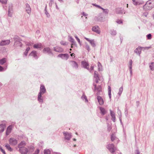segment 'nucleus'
I'll return each mask as SVG.
<instances>
[{
	"label": "nucleus",
	"mask_w": 154,
	"mask_h": 154,
	"mask_svg": "<svg viewBox=\"0 0 154 154\" xmlns=\"http://www.w3.org/2000/svg\"><path fill=\"white\" fill-rule=\"evenodd\" d=\"M40 92L38 94V99L40 102H43V99L41 98L42 95L46 92V89L44 86L41 85L40 88Z\"/></svg>",
	"instance_id": "obj_1"
},
{
	"label": "nucleus",
	"mask_w": 154,
	"mask_h": 154,
	"mask_svg": "<svg viewBox=\"0 0 154 154\" xmlns=\"http://www.w3.org/2000/svg\"><path fill=\"white\" fill-rule=\"evenodd\" d=\"M154 7V2L150 1H147L143 6V8L146 10L151 9Z\"/></svg>",
	"instance_id": "obj_2"
},
{
	"label": "nucleus",
	"mask_w": 154,
	"mask_h": 154,
	"mask_svg": "<svg viewBox=\"0 0 154 154\" xmlns=\"http://www.w3.org/2000/svg\"><path fill=\"white\" fill-rule=\"evenodd\" d=\"M106 148L112 153H114L116 149V147L114 146L113 144H109L107 145L106 146Z\"/></svg>",
	"instance_id": "obj_3"
},
{
	"label": "nucleus",
	"mask_w": 154,
	"mask_h": 154,
	"mask_svg": "<svg viewBox=\"0 0 154 154\" xmlns=\"http://www.w3.org/2000/svg\"><path fill=\"white\" fill-rule=\"evenodd\" d=\"M93 85L94 87V91L95 92L96 91H97V95H99L100 93L102 91V88L100 85H99L97 86L96 84H93Z\"/></svg>",
	"instance_id": "obj_4"
},
{
	"label": "nucleus",
	"mask_w": 154,
	"mask_h": 154,
	"mask_svg": "<svg viewBox=\"0 0 154 154\" xmlns=\"http://www.w3.org/2000/svg\"><path fill=\"white\" fill-rule=\"evenodd\" d=\"M9 143L11 145L15 146L17 143V141L14 138H11L9 140Z\"/></svg>",
	"instance_id": "obj_5"
},
{
	"label": "nucleus",
	"mask_w": 154,
	"mask_h": 154,
	"mask_svg": "<svg viewBox=\"0 0 154 154\" xmlns=\"http://www.w3.org/2000/svg\"><path fill=\"white\" fill-rule=\"evenodd\" d=\"M58 57H60L62 59L65 60H67L69 57V55L67 54H61L57 56Z\"/></svg>",
	"instance_id": "obj_6"
},
{
	"label": "nucleus",
	"mask_w": 154,
	"mask_h": 154,
	"mask_svg": "<svg viewBox=\"0 0 154 154\" xmlns=\"http://www.w3.org/2000/svg\"><path fill=\"white\" fill-rule=\"evenodd\" d=\"M92 31L96 32L98 34H100V28L99 26L97 25H96L93 27L92 29Z\"/></svg>",
	"instance_id": "obj_7"
},
{
	"label": "nucleus",
	"mask_w": 154,
	"mask_h": 154,
	"mask_svg": "<svg viewBox=\"0 0 154 154\" xmlns=\"http://www.w3.org/2000/svg\"><path fill=\"white\" fill-rule=\"evenodd\" d=\"M43 52L44 53H48V54H51L53 55V54L50 48L48 47L45 48L43 50Z\"/></svg>",
	"instance_id": "obj_8"
},
{
	"label": "nucleus",
	"mask_w": 154,
	"mask_h": 154,
	"mask_svg": "<svg viewBox=\"0 0 154 154\" xmlns=\"http://www.w3.org/2000/svg\"><path fill=\"white\" fill-rule=\"evenodd\" d=\"M95 19L96 20L98 21H103L104 20V18L102 17L101 13L99 14L98 16L96 17Z\"/></svg>",
	"instance_id": "obj_9"
},
{
	"label": "nucleus",
	"mask_w": 154,
	"mask_h": 154,
	"mask_svg": "<svg viewBox=\"0 0 154 154\" xmlns=\"http://www.w3.org/2000/svg\"><path fill=\"white\" fill-rule=\"evenodd\" d=\"M19 151L21 154H27L28 150L27 148L24 147L19 149Z\"/></svg>",
	"instance_id": "obj_10"
},
{
	"label": "nucleus",
	"mask_w": 154,
	"mask_h": 154,
	"mask_svg": "<svg viewBox=\"0 0 154 154\" xmlns=\"http://www.w3.org/2000/svg\"><path fill=\"white\" fill-rule=\"evenodd\" d=\"M143 48V47L139 46L134 50V52L140 56L142 48Z\"/></svg>",
	"instance_id": "obj_11"
},
{
	"label": "nucleus",
	"mask_w": 154,
	"mask_h": 154,
	"mask_svg": "<svg viewBox=\"0 0 154 154\" xmlns=\"http://www.w3.org/2000/svg\"><path fill=\"white\" fill-rule=\"evenodd\" d=\"M63 135L66 140H69L71 137V135L70 133H69L67 132H63Z\"/></svg>",
	"instance_id": "obj_12"
},
{
	"label": "nucleus",
	"mask_w": 154,
	"mask_h": 154,
	"mask_svg": "<svg viewBox=\"0 0 154 154\" xmlns=\"http://www.w3.org/2000/svg\"><path fill=\"white\" fill-rule=\"evenodd\" d=\"M54 50L56 52L60 53L62 52L63 51V48L58 46L54 47Z\"/></svg>",
	"instance_id": "obj_13"
},
{
	"label": "nucleus",
	"mask_w": 154,
	"mask_h": 154,
	"mask_svg": "<svg viewBox=\"0 0 154 154\" xmlns=\"http://www.w3.org/2000/svg\"><path fill=\"white\" fill-rule=\"evenodd\" d=\"M10 43V41L9 40L2 41L0 43V45L1 46H4L8 45Z\"/></svg>",
	"instance_id": "obj_14"
},
{
	"label": "nucleus",
	"mask_w": 154,
	"mask_h": 154,
	"mask_svg": "<svg viewBox=\"0 0 154 154\" xmlns=\"http://www.w3.org/2000/svg\"><path fill=\"white\" fill-rule=\"evenodd\" d=\"M26 11L28 14L30 15L31 12V8L28 4L26 3Z\"/></svg>",
	"instance_id": "obj_15"
},
{
	"label": "nucleus",
	"mask_w": 154,
	"mask_h": 154,
	"mask_svg": "<svg viewBox=\"0 0 154 154\" xmlns=\"http://www.w3.org/2000/svg\"><path fill=\"white\" fill-rule=\"evenodd\" d=\"M82 65L83 67L85 68L86 69H89L88 63L86 62L85 61H82Z\"/></svg>",
	"instance_id": "obj_16"
},
{
	"label": "nucleus",
	"mask_w": 154,
	"mask_h": 154,
	"mask_svg": "<svg viewBox=\"0 0 154 154\" xmlns=\"http://www.w3.org/2000/svg\"><path fill=\"white\" fill-rule=\"evenodd\" d=\"M98 101L100 105H102L104 103L102 97L99 95H97Z\"/></svg>",
	"instance_id": "obj_17"
},
{
	"label": "nucleus",
	"mask_w": 154,
	"mask_h": 154,
	"mask_svg": "<svg viewBox=\"0 0 154 154\" xmlns=\"http://www.w3.org/2000/svg\"><path fill=\"white\" fill-rule=\"evenodd\" d=\"M94 78L95 79V81L96 83L98 82L99 78L98 76V74L96 71H95L94 75Z\"/></svg>",
	"instance_id": "obj_18"
},
{
	"label": "nucleus",
	"mask_w": 154,
	"mask_h": 154,
	"mask_svg": "<svg viewBox=\"0 0 154 154\" xmlns=\"http://www.w3.org/2000/svg\"><path fill=\"white\" fill-rule=\"evenodd\" d=\"M29 55L33 56L35 59H37L38 57L37 54V52L35 51H33Z\"/></svg>",
	"instance_id": "obj_19"
},
{
	"label": "nucleus",
	"mask_w": 154,
	"mask_h": 154,
	"mask_svg": "<svg viewBox=\"0 0 154 154\" xmlns=\"http://www.w3.org/2000/svg\"><path fill=\"white\" fill-rule=\"evenodd\" d=\"M132 2L133 4L135 5L141 4L143 3V2L140 0H132Z\"/></svg>",
	"instance_id": "obj_20"
},
{
	"label": "nucleus",
	"mask_w": 154,
	"mask_h": 154,
	"mask_svg": "<svg viewBox=\"0 0 154 154\" xmlns=\"http://www.w3.org/2000/svg\"><path fill=\"white\" fill-rule=\"evenodd\" d=\"M124 12V9L122 8H118L116 9V12L117 14H122Z\"/></svg>",
	"instance_id": "obj_21"
},
{
	"label": "nucleus",
	"mask_w": 154,
	"mask_h": 154,
	"mask_svg": "<svg viewBox=\"0 0 154 154\" xmlns=\"http://www.w3.org/2000/svg\"><path fill=\"white\" fill-rule=\"evenodd\" d=\"M71 64L72 67L75 69H77L78 68V65L77 63L74 61H71L70 62Z\"/></svg>",
	"instance_id": "obj_22"
},
{
	"label": "nucleus",
	"mask_w": 154,
	"mask_h": 154,
	"mask_svg": "<svg viewBox=\"0 0 154 154\" xmlns=\"http://www.w3.org/2000/svg\"><path fill=\"white\" fill-rule=\"evenodd\" d=\"M26 145V143L25 141H23L21 142L20 143L18 146V147L20 149H21L22 148H23L24 146H25Z\"/></svg>",
	"instance_id": "obj_23"
},
{
	"label": "nucleus",
	"mask_w": 154,
	"mask_h": 154,
	"mask_svg": "<svg viewBox=\"0 0 154 154\" xmlns=\"http://www.w3.org/2000/svg\"><path fill=\"white\" fill-rule=\"evenodd\" d=\"M110 114L112 117V119L114 122H115L116 118L114 113L111 110H110Z\"/></svg>",
	"instance_id": "obj_24"
},
{
	"label": "nucleus",
	"mask_w": 154,
	"mask_h": 154,
	"mask_svg": "<svg viewBox=\"0 0 154 154\" xmlns=\"http://www.w3.org/2000/svg\"><path fill=\"white\" fill-rule=\"evenodd\" d=\"M12 126L11 125L9 126L7 128L6 132V134L7 135H8L11 132L12 130Z\"/></svg>",
	"instance_id": "obj_25"
},
{
	"label": "nucleus",
	"mask_w": 154,
	"mask_h": 154,
	"mask_svg": "<svg viewBox=\"0 0 154 154\" xmlns=\"http://www.w3.org/2000/svg\"><path fill=\"white\" fill-rule=\"evenodd\" d=\"M33 47L35 48L40 49L42 47V45L41 43H39L35 44L33 45Z\"/></svg>",
	"instance_id": "obj_26"
},
{
	"label": "nucleus",
	"mask_w": 154,
	"mask_h": 154,
	"mask_svg": "<svg viewBox=\"0 0 154 154\" xmlns=\"http://www.w3.org/2000/svg\"><path fill=\"white\" fill-rule=\"evenodd\" d=\"M100 112L102 115H103L106 113V111L103 108L100 107Z\"/></svg>",
	"instance_id": "obj_27"
},
{
	"label": "nucleus",
	"mask_w": 154,
	"mask_h": 154,
	"mask_svg": "<svg viewBox=\"0 0 154 154\" xmlns=\"http://www.w3.org/2000/svg\"><path fill=\"white\" fill-rule=\"evenodd\" d=\"M5 128V124H0V133L4 131V129Z\"/></svg>",
	"instance_id": "obj_28"
},
{
	"label": "nucleus",
	"mask_w": 154,
	"mask_h": 154,
	"mask_svg": "<svg viewBox=\"0 0 154 154\" xmlns=\"http://www.w3.org/2000/svg\"><path fill=\"white\" fill-rule=\"evenodd\" d=\"M22 41H19L18 42H17L16 43L15 42H14V46L15 47H18L19 46L20 47H21L22 45V44L21 42Z\"/></svg>",
	"instance_id": "obj_29"
},
{
	"label": "nucleus",
	"mask_w": 154,
	"mask_h": 154,
	"mask_svg": "<svg viewBox=\"0 0 154 154\" xmlns=\"http://www.w3.org/2000/svg\"><path fill=\"white\" fill-rule=\"evenodd\" d=\"M14 39L16 43L17 42H19L18 41H22V40L18 36H15L14 38Z\"/></svg>",
	"instance_id": "obj_30"
},
{
	"label": "nucleus",
	"mask_w": 154,
	"mask_h": 154,
	"mask_svg": "<svg viewBox=\"0 0 154 154\" xmlns=\"http://www.w3.org/2000/svg\"><path fill=\"white\" fill-rule=\"evenodd\" d=\"M5 147L6 149L9 151L11 152L13 151V149L10 146V145L8 144H7L5 146Z\"/></svg>",
	"instance_id": "obj_31"
},
{
	"label": "nucleus",
	"mask_w": 154,
	"mask_h": 154,
	"mask_svg": "<svg viewBox=\"0 0 154 154\" xmlns=\"http://www.w3.org/2000/svg\"><path fill=\"white\" fill-rule=\"evenodd\" d=\"M89 42L93 47H95V43L94 39L91 40Z\"/></svg>",
	"instance_id": "obj_32"
},
{
	"label": "nucleus",
	"mask_w": 154,
	"mask_h": 154,
	"mask_svg": "<svg viewBox=\"0 0 154 154\" xmlns=\"http://www.w3.org/2000/svg\"><path fill=\"white\" fill-rule=\"evenodd\" d=\"M111 87L109 86H108V95L109 97V98L110 99L111 98Z\"/></svg>",
	"instance_id": "obj_33"
},
{
	"label": "nucleus",
	"mask_w": 154,
	"mask_h": 154,
	"mask_svg": "<svg viewBox=\"0 0 154 154\" xmlns=\"http://www.w3.org/2000/svg\"><path fill=\"white\" fill-rule=\"evenodd\" d=\"M149 68L150 69L153 71L154 69V63L152 62L150 63L149 66Z\"/></svg>",
	"instance_id": "obj_34"
},
{
	"label": "nucleus",
	"mask_w": 154,
	"mask_h": 154,
	"mask_svg": "<svg viewBox=\"0 0 154 154\" xmlns=\"http://www.w3.org/2000/svg\"><path fill=\"white\" fill-rule=\"evenodd\" d=\"M111 140L112 141H113L115 140H116L117 138L114 134H112L111 137Z\"/></svg>",
	"instance_id": "obj_35"
},
{
	"label": "nucleus",
	"mask_w": 154,
	"mask_h": 154,
	"mask_svg": "<svg viewBox=\"0 0 154 154\" xmlns=\"http://www.w3.org/2000/svg\"><path fill=\"white\" fill-rule=\"evenodd\" d=\"M123 91V88L122 86L120 88H119V92L118 93V94L119 95V96H120Z\"/></svg>",
	"instance_id": "obj_36"
},
{
	"label": "nucleus",
	"mask_w": 154,
	"mask_h": 154,
	"mask_svg": "<svg viewBox=\"0 0 154 154\" xmlns=\"http://www.w3.org/2000/svg\"><path fill=\"white\" fill-rule=\"evenodd\" d=\"M110 33L111 35H115L116 34V31L114 30H110Z\"/></svg>",
	"instance_id": "obj_37"
},
{
	"label": "nucleus",
	"mask_w": 154,
	"mask_h": 154,
	"mask_svg": "<svg viewBox=\"0 0 154 154\" xmlns=\"http://www.w3.org/2000/svg\"><path fill=\"white\" fill-rule=\"evenodd\" d=\"M6 61V58H3L0 60V64L2 65Z\"/></svg>",
	"instance_id": "obj_38"
},
{
	"label": "nucleus",
	"mask_w": 154,
	"mask_h": 154,
	"mask_svg": "<svg viewBox=\"0 0 154 154\" xmlns=\"http://www.w3.org/2000/svg\"><path fill=\"white\" fill-rule=\"evenodd\" d=\"M85 48L88 50V52H89L90 50V48L89 45L86 42L85 43Z\"/></svg>",
	"instance_id": "obj_39"
},
{
	"label": "nucleus",
	"mask_w": 154,
	"mask_h": 154,
	"mask_svg": "<svg viewBox=\"0 0 154 154\" xmlns=\"http://www.w3.org/2000/svg\"><path fill=\"white\" fill-rule=\"evenodd\" d=\"M46 9H47V5H46V6L45 7V14H46L47 17H50V15L49 14V13H48V12L46 10Z\"/></svg>",
	"instance_id": "obj_40"
},
{
	"label": "nucleus",
	"mask_w": 154,
	"mask_h": 154,
	"mask_svg": "<svg viewBox=\"0 0 154 154\" xmlns=\"http://www.w3.org/2000/svg\"><path fill=\"white\" fill-rule=\"evenodd\" d=\"M51 152L49 149H45L44 151V154H50Z\"/></svg>",
	"instance_id": "obj_41"
},
{
	"label": "nucleus",
	"mask_w": 154,
	"mask_h": 154,
	"mask_svg": "<svg viewBox=\"0 0 154 154\" xmlns=\"http://www.w3.org/2000/svg\"><path fill=\"white\" fill-rule=\"evenodd\" d=\"M13 6L12 5H11L9 6L8 8V11H13Z\"/></svg>",
	"instance_id": "obj_42"
},
{
	"label": "nucleus",
	"mask_w": 154,
	"mask_h": 154,
	"mask_svg": "<svg viewBox=\"0 0 154 154\" xmlns=\"http://www.w3.org/2000/svg\"><path fill=\"white\" fill-rule=\"evenodd\" d=\"M7 0H0V2L2 4H6L7 3Z\"/></svg>",
	"instance_id": "obj_43"
},
{
	"label": "nucleus",
	"mask_w": 154,
	"mask_h": 154,
	"mask_svg": "<svg viewBox=\"0 0 154 154\" xmlns=\"http://www.w3.org/2000/svg\"><path fill=\"white\" fill-rule=\"evenodd\" d=\"M132 61L131 60H130L129 62V69H132Z\"/></svg>",
	"instance_id": "obj_44"
},
{
	"label": "nucleus",
	"mask_w": 154,
	"mask_h": 154,
	"mask_svg": "<svg viewBox=\"0 0 154 154\" xmlns=\"http://www.w3.org/2000/svg\"><path fill=\"white\" fill-rule=\"evenodd\" d=\"M82 99H85L86 102H87L88 101V100H87V97L84 94H83L82 96Z\"/></svg>",
	"instance_id": "obj_45"
},
{
	"label": "nucleus",
	"mask_w": 154,
	"mask_h": 154,
	"mask_svg": "<svg viewBox=\"0 0 154 154\" xmlns=\"http://www.w3.org/2000/svg\"><path fill=\"white\" fill-rule=\"evenodd\" d=\"M69 41L70 42H73L74 41V39L72 37L69 36Z\"/></svg>",
	"instance_id": "obj_46"
},
{
	"label": "nucleus",
	"mask_w": 154,
	"mask_h": 154,
	"mask_svg": "<svg viewBox=\"0 0 154 154\" xmlns=\"http://www.w3.org/2000/svg\"><path fill=\"white\" fill-rule=\"evenodd\" d=\"M146 37L148 39H151L152 38V35L151 34H149L146 35Z\"/></svg>",
	"instance_id": "obj_47"
},
{
	"label": "nucleus",
	"mask_w": 154,
	"mask_h": 154,
	"mask_svg": "<svg viewBox=\"0 0 154 154\" xmlns=\"http://www.w3.org/2000/svg\"><path fill=\"white\" fill-rule=\"evenodd\" d=\"M109 11V10L107 9H106L105 10H104L103 13H105L106 14H108Z\"/></svg>",
	"instance_id": "obj_48"
},
{
	"label": "nucleus",
	"mask_w": 154,
	"mask_h": 154,
	"mask_svg": "<svg viewBox=\"0 0 154 154\" xmlns=\"http://www.w3.org/2000/svg\"><path fill=\"white\" fill-rule=\"evenodd\" d=\"M71 43H72L71 44V48H73L72 45H75V46H76L77 45L76 44V42H75V40L74 41H73V42H72Z\"/></svg>",
	"instance_id": "obj_49"
},
{
	"label": "nucleus",
	"mask_w": 154,
	"mask_h": 154,
	"mask_svg": "<svg viewBox=\"0 0 154 154\" xmlns=\"http://www.w3.org/2000/svg\"><path fill=\"white\" fill-rule=\"evenodd\" d=\"M13 11H8V16L9 17H11L12 16Z\"/></svg>",
	"instance_id": "obj_50"
},
{
	"label": "nucleus",
	"mask_w": 154,
	"mask_h": 154,
	"mask_svg": "<svg viewBox=\"0 0 154 154\" xmlns=\"http://www.w3.org/2000/svg\"><path fill=\"white\" fill-rule=\"evenodd\" d=\"M0 149L4 154H6L5 150H4L2 147H0Z\"/></svg>",
	"instance_id": "obj_51"
},
{
	"label": "nucleus",
	"mask_w": 154,
	"mask_h": 154,
	"mask_svg": "<svg viewBox=\"0 0 154 154\" xmlns=\"http://www.w3.org/2000/svg\"><path fill=\"white\" fill-rule=\"evenodd\" d=\"M118 113L119 116L121 117V111L118 108Z\"/></svg>",
	"instance_id": "obj_52"
},
{
	"label": "nucleus",
	"mask_w": 154,
	"mask_h": 154,
	"mask_svg": "<svg viewBox=\"0 0 154 154\" xmlns=\"http://www.w3.org/2000/svg\"><path fill=\"white\" fill-rule=\"evenodd\" d=\"M98 70L100 71V67H101L102 66L101 63L99 62H98Z\"/></svg>",
	"instance_id": "obj_53"
},
{
	"label": "nucleus",
	"mask_w": 154,
	"mask_h": 154,
	"mask_svg": "<svg viewBox=\"0 0 154 154\" xmlns=\"http://www.w3.org/2000/svg\"><path fill=\"white\" fill-rule=\"evenodd\" d=\"M60 43L61 45H66V42H65L63 41H61L60 42Z\"/></svg>",
	"instance_id": "obj_54"
},
{
	"label": "nucleus",
	"mask_w": 154,
	"mask_h": 154,
	"mask_svg": "<svg viewBox=\"0 0 154 154\" xmlns=\"http://www.w3.org/2000/svg\"><path fill=\"white\" fill-rule=\"evenodd\" d=\"M39 150L38 149H37L35 151L34 153L33 154H38L39 153Z\"/></svg>",
	"instance_id": "obj_55"
},
{
	"label": "nucleus",
	"mask_w": 154,
	"mask_h": 154,
	"mask_svg": "<svg viewBox=\"0 0 154 154\" xmlns=\"http://www.w3.org/2000/svg\"><path fill=\"white\" fill-rule=\"evenodd\" d=\"M112 128L109 125H108V130L109 131H110V130Z\"/></svg>",
	"instance_id": "obj_56"
},
{
	"label": "nucleus",
	"mask_w": 154,
	"mask_h": 154,
	"mask_svg": "<svg viewBox=\"0 0 154 154\" xmlns=\"http://www.w3.org/2000/svg\"><path fill=\"white\" fill-rule=\"evenodd\" d=\"M54 2V0H51L49 4V6H51L52 3Z\"/></svg>",
	"instance_id": "obj_57"
},
{
	"label": "nucleus",
	"mask_w": 154,
	"mask_h": 154,
	"mask_svg": "<svg viewBox=\"0 0 154 154\" xmlns=\"http://www.w3.org/2000/svg\"><path fill=\"white\" fill-rule=\"evenodd\" d=\"M94 68V66H91V68L90 69H89L88 70H89L90 71V72H91V70H93Z\"/></svg>",
	"instance_id": "obj_58"
},
{
	"label": "nucleus",
	"mask_w": 154,
	"mask_h": 154,
	"mask_svg": "<svg viewBox=\"0 0 154 154\" xmlns=\"http://www.w3.org/2000/svg\"><path fill=\"white\" fill-rule=\"evenodd\" d=\"M117 23L119 24H121L122 23V21L121 20H119L116 21Z\"/></svg>",
	"instance_id": "obj_59"
},
{
	"label": "nucleus",
	"mask_w": 154,
	"mask_h": 154,
	"mask_svg": "<svg viewBox=\"0 0 154 154\" xmlns=\"http://www.w3.org/2000/svg\"><path fill=\"white\" fill-rule=\"evenodd\" d=\"M75 37L76 39V40L78 42H80V39L77 36H75Z\"/></svg>",
	"instance_id": "obj_60"
},
{
	"label": "nucleus",
	"mask_w": 154,
	"mask_h": 154,
	"mask_svg": "<svg viewBox=\"0 0 154 154\" xmlns=\"http://www.w3.org/2000/svg\"><path fill=\"white\" fill-rule=\"evenodd\" d=\"M82 15L85 17H87L88 16V15L87 14L85 13L84 12H82Z\"/></svg>",
	"instance_id": "obj_61"
},
{
	"label": "nucleus",
	"mask_w": 154,
	"mask_h": 154,
	"mask_svg": "<svg viewBox=\"0 0 154 154\" xmlns=\"http://www.w3.org/2000/svg\"><path fill=\"white\" fill-rule=\"evenodd\" d=\"M136 154H140V152L138 150H136Z\"/></svg>",
	"instance_id": "obj_62"
},
{
	"label": "nucleus",
	"mask_w": 154,
	"mask_h": 154,
	"mask_svg": "<svg viewBox=\"0 0 154 154\" xmlns=\"http://www.w3.org/2000/svg\"><path fill=\"white\" fill-rule=\"evenodd\" d=\"M28 53V52L26 51H25L24 52V54L26 56L27 54Z\"/></svg>",
	"instance_id": "obj_63"
},
{
	"label": "nucleus",
	"mask_w": 154,
	"mask_h": 154,
	"mask_svg": "<svg viewBox=\"0 0 154 154\" xmlns=\"http://www.w3.org/2000/svg\"><path fill=\"white\" fill-rule=\"evenodd\" d=\"M30 48L29 47H27V48H26V51H27V52H28V51L30 50Z\"/></svg>",
	"instance_id": "obj_64"
}]
</instances>
